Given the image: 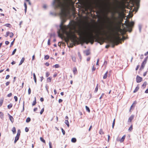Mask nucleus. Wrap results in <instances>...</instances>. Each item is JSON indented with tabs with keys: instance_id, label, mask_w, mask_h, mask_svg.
<instances>
[{
	"instance_id": "nucleus-24",
	"label": "nucleus",
	"mask_w": 148,
	"mask_h": 148,
	"mask_svg": "<svg viewBox=\"0 0 148 148\" xmlns=\"http://www.w3.org/2000/svg\"><path fill=\"white\" fill-rule=\"evenodd\" d=\"M4 114L3 112H0V117L2 119H3L4 118Z\"/></svg>"
},
{
	"instance_id": "nucleus-32",
	"label": "nucleus",
	"mask_w": 148,
	"mask_h": 148,
	"mask_svg": "<svg viewBox=\"0 0 148 148\" xmlns=\"http://www.w3.org/2000/svg\"><path fill=\"white\" fill-rule=\"evenodd\" d=\"M3 99H1L0 100V107L2 106L3 102Z\"/></svg>"
},
{
	"instance_id": "nucleus-18",
	"label": "nucleus",
	"mask_w": 148,
	"mask_h": 148,
	"mask_svg": "<svg viewBox=\"0 0 148 148\" xmlns=\"http://www.w3.org/2000/svg\"><path fill=\"white\" fill-rule=\"evenodd\" d=\"M108 71H107L106 73L104 74L103 76V79H106L107 78L108 76Z\"/></svg>"
},
{
	"instance_id": "nucleus-29",
	"label": "nucleus",
	"mask_w": 148,
	"mask_h": 148,
	"mask_svg": "<svg viewBox=\"0 0 148 148\" xmlns=\"http://www.w3.org/2000/svg\"><path fill=\"white\" fill-rule=\"evenodd\" d=\"M40 140L44 143H45V140L43 138L40 137Z\"/></svg>"
},
{
	"instance_id": "nucleus-41",
	"label": "nucleus",
	"mask_w": 148,
	"mask_h": 148,
	"mask_svg": "<svg viewBox=\"0 0 148 148\" xmlns=\"http://www.w3.org/2000/svg\"><path fill=\"white\" fill-rule=\"evenodd\" d=\"M16 49H14L12 53V55H13L16 52Z\"/></svg>"
},
{
	"instance_id": "nucleus-39",
	"label": "nucleus",
	"mask_w": 148,
	"mask_h": 148,
	"mask_svg": "<svg viewBox=\"0 0 148 148\" xmlns=\"http://www.w3.org/2000/svg\"><path fill=\"white\" fill-rule=\"evenodd\" d=\"M119 31L120 32H122L123 31L124 32L125 29H121L120 28H119Z\"/></svg>"
},
{
	"instance_id": "nucleus-50",
	"label": "nucleus",
	"mask_w": 148,
	"mask_h": 148,
	"mask_svg": "<svg viewBox=\"0 0 148 148\" xmlns=\"http://www.w3.org/2000/svg\"><path fill=\"white\" fill-rule=\"evenodd\" d=\"M25 130L26 132H28L29 130L28 128L27 127H26L25 128Z\"/></svg>"
},
{
	"instance_id": "nucleus-61",
	"label": "nucleus",
	"mask_w": 148,
	"mask_h": 148,
	"mask_svg": "<svg viewBox=\"0 0 148 148\" xmlns=\"http://www.w3.org/2000/svg\"><path fill=\"white\" fill-rule=\"evenodd\" d=\"M10 83V82H6L5 83L6 86H7L8 85H9Z\"/></svg>"
},
{
	"instance_id": "nucleus-51",
	"label": "nucleus",
	"mask_w": 148,
	"mask_h": 148,
	"mask_svg": "<svg viewBox=\"0 0 148 148\" xmlns=\"http://www.w3.org/2000/svg\"><path fill=\"white\" fill-rule=\"evenodd\" d=\"M96 68L94 66H93L92 67V71H94L95 70Z\"/></svg>"
},
{
	"instance_id": "nucleus-27",
	"label": "nucleus",
	"mask_w": 148,
	"mask_h": 148,
	"mask_svg": "<svg viewBox=\"0 0 148 148\" xmlns=\"http://www.w3.org/2000/svg\"><path fill=\"white\" fill-rule=\"evenodd\" d=\"M36 97H35V100H34L33 101V102L32 103V105L33 106H34L36 105Z\"/></svg>"
},
{
	"instance_id": "nucleus-10",
	"label": "nucleus",
	"mask_w": 148,
	"mask_h": 148,
	"mask_svg": "<svg viewBox=\"0 0 148 148\" xmlns=\"http://www.w3.org/2000/svg\"><path fill=\"white\" fill-rule=\"evenodd\" d=\"M126 137L125 135H124L121 138V139L119 140V141L121 143H122Z\"/></svg>"
},
{
	"instance_id": "nucleus-37",
	"label": "nucleus",
	"mask_w": 148,
	"mask_h": 148,
	"mask_svg": "<svg viewBox=\"0 0 148 148\" xmlns=\"http://www.w3.org/2000/svg\"><path fill=\"white\" fill-rule=\"evenodd\" d=\"M45 59L46 60H48L49 58V56L48 55H46L45 56Z\"/></svg>"
},
{
	"instance_id": "nucleus-2",
	"label": "nucleus",
	"mask_w": 148,
	"mask_h": 148,
	"mask_svg": "<svg viewBox=\"0 0 148 148\" xmlns=\"http://www.w3.org/2000/svg\"><path fill=\"white\" fill-rule=\"evenodd\" d=\"M134 24V23L133 22H130L128 21L125 23V25L126 26L127 28L128 29L127 30L130 32H131L132 31L131 27H132Z\"/></svg>"
},
{
	"instance_id": "nucleus-62",
	"label": "nucleus",
	"mask_w": 148,
	"mask_h": 148,
	"mask_svg": "<svg viewBox=\"0 0 148 148\" xmlns=\"http://www.w3.org/2000/svg\"><path fill=\"white\" fill-rule=\"evenodd\" d=\"M147 71L144 73H143V76H145L147 74Z\"/></svg>"
},
{
	"instance_id": "nucleus-64",
	"label": "nucleus",
	"mask_w": 148,
	"mask_h": 148,
	"mask_svg": "<svg viewBox=\"0 0 148 148\" xmlns=\"http://www.w3.org/2000/svg\"><path fill=\"white\" fill-rule=\"evenodd\" d=\"M145 92L146 93H148V88L145 91Z\"/></svg>"
},
{
	"instance_id": "nucleus-34",
	"label": "nucleus",
	"mask_w": 148,
	"mask_h": 148,
	"mask_svg": "<svg viewBox=\"0 0 148 148\" xmlns=\"http://www.w3.org/2000/svg\"><path fill=\"white\" fill-rule=\"evenodd\" d=\"M24 6L25 7V12H26V10H27V6L26 2H24Z\"/></svg>"
},
{
	"instance_id": "nucleus-56",
	"label": "nucleus",
	"mask_w": 148,
	"mask_h": 148,
	"mask_svg": "<svg viewBox=\"0 0 148 148\" xmlns=\"http://www.w3.org/2000/svg\"><path fill=\"white\" fill-rule=\"evenodd\" d=\"M25 2L28 3V4L30 5H31V3L30 1H26V2Z\"/></svg>"
},
{
	"instance_id": "nucleus-40",
	"label": "nucleus",
	"mask_w": 148,
	"mask_h": 148,
	"mask_svg": "<svg viewBox=\"0 0 148 148\" xmlns=\"http://www.w3.org/2000/svg\"><path fill=\"white\" fill-rule=\"evenodd\" d=\"M44 108H42V110H41L40 112V114H42L43 112L44 111Z\"/></svg>"
},
{
	"instance_id": "nucleus-47",
	"label": "nucleus",
	"mask_w": 148,
	"mask_h": 148,
	"mask_svg": "<svg viewBox=\"0 0 148 148\" xmlns=\"http://www.w3.org/2000/svg\"><path fill=\"white\" fill-rule=\"evenodd\" d=\"M61 130L63 134L64 135L65 133V131L62 128L61 129Z\"/></svg>"
},
{
	"instance_id": "nucleus-26",
	"label": "nucleus",
	"mask_w": 148,
	"mask_h": 148,
	"mask_svg": "<svg viewBox=\"0 0 148 148\" xmlns=\"http://www.w3.org/2000/svg\"><path fill=\"white\" fill-rule=\"evenodd\" d=\"M133 130V125H132L130 126L128 130L130 132H131Z\"/></svg>"
},
{
	"instance_id": "nucleus-59",
	"label": "nucleus",
	"mask_w": 148,
	"mask_h": 148,
	"mask_svg": "<svg viewBox=\"0 0 148 148\" xmlns=\"http://www.w3.org/2000/svg\"><path fill=\"white\" fill-rule=\"evenodd\" d=\"M45 64V65L46 66H49V64L48 62H46Z\"/></svg>"
},
{
	"instance_id": "nucleus-16",
	"label": "nucleus",
	"mask_w": 148,
	"mask_h": 148,
	"mask_svg": "<svg viewBox=\"0 0 148 148\" xmlns=\"http://www.w3.org/2000/svg\"><path fill=\"white\" fill-rule=\"evenodd\" d=\"M52 78L51 77H49L47 78V82H50L51 81Z\"/></svg>"
},
{
	"instance_id": "nucleus-30",
	"label": "nucleus",
	"mask_w": 148,
	"mask_h": 148,
	"mask_svg": "<svg viewBox=\"0 0 148 148\" xmlns=\"http://www.w3.org/2000/svg\"><path fill=\"white\" fill-rule=\"evenodd\" d=\"M85 108L86 111H87L88 112H90V110L89 108L87 106H86Z\"/></svg>"
},
{
	"instance_id": "nucleus-9",
	"label": "nucleus",
	"mask_w": 148,
	"mask_h": 148,
	"mask_svg": "<svg viewBox=\"0 0 148 148\" xmlns=\"http://www.w3.org/2000/svg\"><path fill=\"white\" fill-rule=\"evenodd\" d=\"M73 71L74 75L77 74V71L76 67H74L73 68Z\"/></svg>"
},
{
	"instance_id": "nucleus-53",
	"label": "nucleus",
	"mask_w": 148,
	"mask_h": 148,
	"mask_svg": "<svg viewBox=\"0 0 148 148\" xmlns=\"http://www.w3.org/2000/svg\"><path fill=\"white\" fill-rule=\"evenodd\" d=\"M12 95V93H10L7 96L8 97H10Z\"/></svg>"
},
{
	"instance_id": "nucleus-54",
	"label": "nucleus",
	"mask_w": 148,
	"mask_h": 148,
	"mask_svg": "<svg viewBox=\"0 0 148 148\" xmlns=\"http://www.w3.org/2000/svg\"><path fill=\"white\" fill-rule=\"evenodd\" d=\"M57 75V74L56 73H55L53 75V77H55Z\"/></svg>"
},
{
	"instance_id": "nucleus-3",
	"label": "nucleus",
	"mask_w": 148,
	"mask_h": 148,
	"mask_svg": "<svg viewBox=\"0 0 148 148\" xmlns=\"http://www.w3.org/2000/svg\"><path fill=\"white\" fill-rule=\"evenodd\" d=\"M121 40V38L119 36H115L114 39L111 40V42L116 45L119 44Z\"/></svg>"
},
{
	"instance_id": "nucleus-5",
	"label": "nucleus",
	"mask_w": 148,
	"mask_h": 148,
	"mask_svg": "<svg viewBox=\"0 0 148 148\" xmlns=\"http://www.w3.org/2000/svg\"><path fill=\"white\" fill-rule=\"evenodd\" d=\"M119 18V16L117 17H114V22L116 24H120L121 22L119 21L118 19Z\"/></svg>"
},
{
	"instance_id": "nucleus-7",
	"label": "nucleus",
	"mask_w": 148,
	"mask_h": 148,
	"mask_svg": "<svg viewBox=\"0 0 148 148\" xmlns=\"http://www.w3.org/2000/svg\"><path fill=\"white\" fill-rule=\"evenodd\" d=\"M130 2H132L133 3L134 1H137L136 3V5L137 7V10H138V8H139V1H129Z\"/></svg>"
},
{
	"instance_id": "nucleus-55",
	"label": "nucleus",
	"mask_w": 148,
	"mask_h": 148,
	"mask_svg": "<svg viewBox=\"0 0 148 148\" xmlns=\"http://www.w3.org/2000/svg\"><path fill=\"white\" fill-rule=\"evenodd\" d=\"M9 43V41H5V44L6 45H8Z\"/></svg>"
},
{
	"instance_id": "nucleus-63",
	"label": "nucleus",
	"mask_w": 148,
	"mask_h": 148,
	"mask_svg": "<svg viewBox=\"0 0 148 148\" xmlns=\"http://www.w3.org/2000/svg\"><path fill=\"white\" fill-rule=\"evenodd\" d=\"M107 64V62L106 61H105L104 62V64L106 65V66Z\"/></svg>"
},
{
	"instance_id": "nucleus-60",
	"label": "nucleus",
	"mask_w": 148,
	"mask_h": 148,
	"mask_svg": "<svg viewBox=\"0 0 148 148\" xmlns=\"http://www.w3.org/2000/svg\"><path fill=\"white\" fill-rule=\"evenodd\" d=\"M62 101V100L61 99H59L58 100V102L59 103H61Z\"/></svg>"
},
{
	"instance_id": "nucleus-20",
	"label": "nucleus",
	"mask_w": 148,
	"mask_h": 148,
	"mask_svg": "<svg viewBox=\"0 0 148 148\" xmlns=\"http://www.w3.org/2000/svg\"><path fill=\"white\" fill-rule=\"evenodd\" d=\"M98 84H97V86L95 88V92L96 93L97 92L98 90Z\"/></svg>"
},
{
	"instance_id": "nucleus-35",
	"label": "nucleus",
	"mask_w": 148,
	"mask_h": 148,
	"mask_svg": "<svg viewBox=\"0 0 148 148\" xmlns=\"http://www.w3.org/2000/svg\"><path fill=\"white\" fill-rule=\"evenodd\" d=\"M50 75V73L49 72H47L46 73V77H48Z\"/></svg>"
},
{
	"instance_id": "nucleus-48",
	"label": "nucleus",
	"mask_w": 148,
	"mask_h": 148,
	"mask_svg": "<svg viewBox=\"0 0 148 148\" xmlns=\"http://www.w3.org/2000/svg\"><path fill=\"white\" fill-rule=\"evenodd\" d=\"M86 55L88 56L90 54V52L89 51H86Z\"/></svg>"
},
{
	"instance_id": "nucleus-44",
	"label": "nucleus",
	"mask_w": 148,
	"mask_h": 148,
	"mask_svg": "<svg viewBox=\"0 0 148 148\" xmlns=\"http://www.w3.org/2000/svg\"><path fill=\"white\" fill-rule=\"evenodd\" d=\"M15 101L16 102L18 101V98L17 96H15L14 97Z\"/></svg>"
},
{
	"instance_id": "nucleus-23",
	"label": "nucleus",
	"mask_w": 148,
	"mask_h": 148,
	"mask_svg": "<svg viewBox=\"0 0 148 148\" xmlns=\"http://www.w3.org/2000/svg\"><path fill=\"white\" fill-rule=\"evenodd\" d=\"M12 131L13 134H15L16 133V128L15 127H13L12 129Z\"/></svg>"
},
{
	"instance_id": "nucleus-8",
	"label": "nucleus",
	"mask_w": 148,
	"mask_h": 148,
	"mask_svg": "<svg viewBox=\"0 0 148 148\" xmlns=\"http://www.w3.org/2000/svg\"><path fill=\"white\" fill-rule=\"evenodd\" d=\"M134 117V116L133 115H132L128 119V122H131L132 121Z\"/></svg>"
},
{
	"instance_id": "nucleus-31",
	"label": "nucleus",
	"mask_w": 148,
	"mask_h": 148,
	"mask_svg": "<svg viewBox=\"0 0 148 148\" xmlns=\"http://www.w3.org/2000/svg\"><path fill=\"white\" fill-rule=\"evenodd\" d=\"M31 121V119L29 117H28L26 119V121L27 123H29Z\"/></svg>"
},
{
	"instance_id": "nucleus-4",
	"label": "nucleus",
	"mask_w": 148,
	"mask_h": 148,
	"mask_svg": "<svg viewBox=\"0 0 148 148\" xmlns=\"http://www.w3.org/2000/svg\"><path fill=\"white\" fill-rule=\"evenodd\" d=\"M148 58V56H147L144 59L141 65V66L139 70L140 71H141L142 69H143L144 67L145 66V65L146 63L147 60Z\"/></svg>"
},
{
	"instance_id": "nucleus-58",
	"label": "nucleus",
	"mask_w": 148,
	"mask_h": 148,
	"mask_svg": "<svg viewBox=\"0 0 148 148\" xmlns=\"http://www.w3.org/2000/svg\"><path fill=\"white\" fill-rule=\"evenodd\" d=\"M10 25V24H6L5 25V26L7 27H9V26Z\"/></svg>"
},
{
	"instance_id": "nucleus-19",
	"label": "nucleus",
	"mask_w": 148,
	"mask_h": 148,
	"mask_svg": "<svg viewBox=\"0 0 148 148\" xmlns=\"http://www.w3.org/2000/svg\"><path fill=\"white\" fill-rule=\"evenodd\" d=\"M65 123L67 125V127H69V123L68 120H65Z\"/></svg>"
},
{
	"instance_id": "nucleus-13",
	"label": "nucleus",
	"mask_w": 148,
	"mask_h": 148,
	"mask_svg": "<svg viewBox=\"0 0 148 148\" xmlns=\"http://www.w3.org/2000/svg\"><path fill=\"white\" fill-rule=\"evenodd\" d=\"M9 118L10 120V121L12 122L13 123L14 121V119L13 118L12 116H11L9 114Z\"/></svg>"
},
{
	"instance_id": "nucleus-36",
	"label": "nucleus",
	"mask_w": 148,
	"mask_h": 148,
	"mask_svg": "<svg viewBox=\"0 0 148 148\" xmlns=\"http://www.w3.org/2000/svg\"><path fill=\"white\" fill-rule=\"evenodd\" d=\"M53 67H55V68H58L59 67V65L58 64H56L53 66Z\"/></svg>"
},
{
	"instance_id": "nucleus-43",
	"label": "nucleus",
	"mask_w": 148,
	"mask_h": 148,
	"mask_svg": "<svg viewBox=\"0 0 148 148\" xmlns=\"http://www.w3.org/2000/svg\"><path fill=\"white\" fill-rule=\"evenodd\" d=\"M10 32H7L6 35L5 36V37H7L9 35Z\"/></svg>"
},
{
	"instance_id": "nucleus-25",
	"label": "nucleus",
	"mask_w": 148,
	"mask_h": 148,
	"mask_svg": "<svg viewBox=\"0 0 148 148\" xmlns=\"http://www.w3.org/2000/svg\"><path fill=\"white\" fill-rule=\"evenodd\" d=\"M21 132L20 130H18L16 136L20 137Z\"/></svg>"
},
{
	"instance_id": "nucleus-11",
	"label": "nucleus",
	"mask_w": 148,
	"mask_h": 148,
	"mask_svg": "<svg viewBox=\"0 0 148 148\" xmlns=\"http://www.w3.org/2000/svg\"><path fill=\"white\" fill-rule=\"evenodd\" d=\"M139 87L138 86V85H137V86L136 87L135 89L133 91L134 93H135L137 92L139 89Z\"/></svg>"
},
{
	"instance_id": "nucleus-28",
	"label": "nucleus",
	"mask_w": 148,
	"mask_h": 148,
	"mask_svg": "<svg viewBox=\"0 0 148 148\" xmlns=\"http://www.w3.org/2000/svg\"><path fill=\"white\" fill-rule=\"evenodd\" d=\"M12 103H10L9 105L8 106V108L9 109H10L12 106Z\"/></svg>"
},
{
	"instance_id": "nucleus-15",
	"label": "nucleus",
	"mask_w": 148,
	"mask_h": 148,
	"mask_svg": "<svg viewBox=\"0 0 148 148\" xmlns=\"http://www.w3.org/2000/svg\"><path fill=\"white\" fill-rule=\"evenodd\" d=\"M25 60V58H22L21 59L20 61V62L19 64V65H21L24 62Z\"/></svg>"
},
{
	"instance_id": "nucleus-42",
	"label": "nucleus",
	"mask_w": 148,
	"mask_h": 148,
	"mask_svg": "<svg viewBox=\"0 0 148 148\" xmlns=\"http://www.w3.org/2000/svg\"><path fill=\"white\" fill-rule=\"evenodd\" d=\"M49 148H52V143L51 142H49Z\"/></svg>"
},
{
	"instance_id": "nucleus-22",
	"label": "nucleus",
	"mask_w": 148,
	"mask_h": 148,
	"mask_svg": "<svg viewBox=\"0 0 148 148\" xmlns=\"http://www.w3.org/2000/svg\"><path fill=\"white\" fill-rule=\"evenodd\" d=\"M33 77H34V82L36 84V75H35V74L34 73H33Z\"/></svg>"
},
{
	"instance_id": "nucleus-12",
	"label": "nucleus",
	"mask_w": 148,
	"mask_h": 148,
	"mask_svg": "<svg viewBox=\"0 0 148 148\" xmlns=\"http://www.w3.org/2000/svg\"><path fill=\"white\" fill-rule=\"evenodd\" d=\"M147 84V83L146 82H145L142 85V87L143 88H144L146 87V85Z\"/></svg>"
},
{
	"instance_id": "nucleus-6",
	"label": "nucleus",
	"mask_w": 148,
	"mask_h": 148,
	"mask_svg": "<svg viewBox=\"0 0 148 148\" xmlns=\"http://www.w3.org/2000/svg\"><path fill=\"white\" fill-rule=\"evenodd\" d=\"M143 80V78L138 75H137L136 77V82L137 83H140Z\"/></svg>"
},
{
	"instance_id": "nucleus-49",
	"label": "nucleus",
	"mask_w": 148,
	"mask_h": 148,
	"mask_svg": "<svg viewBox=\"0 0 148 148\" xmlns=\"http://www.w3.org/2000/svg\"><path fill=\"white\" fill-rule=\"evenodd\" d=\"M78 56L79 57V58L80 59V60H81L82 57L79 53H78Z\"/></svg>"
},
{
	"instance_id": "nucleus-21",
	"label": "nucleus",
	"mask_w": 148,
	"mask_h": 148,
	"mask_svg": "<svg viewBox=\"0 0 148 148\" xmlns=\"http://www.w3.org/2000/svg\"><path fill=\"white\" fill-rule=\"evenodd\" d=\"M77 140L75 138H72L71 139V141L72 143H75L76 142Z\"/></svg>"
},
{
	"instance_id": "nucleus-1",
	"label": "nucleus",
	"mask_w": 148,
	"mask_h": 148,
	"mask_svg": "<svg viewBox=\"0 0 148 148\" xmlns=\"http://www.w3.org/2000/svg\"><path fill=\"white\" fill-rule=\"evenodd\" d=\"M76 1H54L53 3L56 8L61 9L60 13L61 22L60 25V29L58 32V35L61 38L64 37V34H66L67 36L68 40L70 39L73 42H77L78 39L74 32L71 31L72 29H75L76 32L80 37H82V41L86 44L90 42L93 43L94 41L102 45L104 42L103 37L100 35L107 36L108 33L103 29L102 31H99L95 33V35H93V32L89 28H84L82 26L81 22L76 23L73 21L67 26L63 25L66 22L67 10H69L71 8H74V4Z\"/></svg>"
},
{
	"instance_id": "nucleus-33",
	"label": "nucleus",
	"mask_w": 148,
	"mask_h": 148,
	"mask_svg": "<svg viewBox=\"0 0 148 148\" xmlns=\"http://www.w3.org/2000/svg\"><path fill=\"white\" fill-rule=\"evenodd\" d=\"M99 133L101 134H104V132L102 129H101L99 131Z\"/></svg>"
},
{
	"instance_id": "nucleus-14",
	"label": "nucleus",
	"mask_w": 148,
	"mask_h": 148,
	"mask_svg": "<svg viewBox=\"0 0 148 148\" xmlns=\"http://www.w3.org/2000/svg\"><path fill=\"white\" fill-rule=\"evenodd\" d=\"M71 58L72 61L75 62H76V57L72 55L71 56Z\"/></svg>"
},
{
	"instance_id": "nucleus-57",
	"label": "nucleus",
	"mask_w": 148,
	"mask_h": 148,
	"mask_svg": "<svg viewBox=\"0 0 148 148\" xmlns=\"http://www.w3.org/2000/svg\"><path fill=\"white\" fill-rule=\"evenodd\" d=\"M50 39H49L48 41V44L49 45H50Z\"/></svg>"
},
{
	"instance_id": "nucleus-38",
	"label": "nucleus",
	"mask_w": 148,
	"mask_h": 148,
	"mask_svg": "<svg viewBox=\"0 0 148 148\" xmlns=\"http://www.w3.org/2000/svg\"><path fill=\"white\" fill-rule=\"evenodd\" d=\"M9 35H10V38H12L14 34H13V33H12V32H11V33H10Z\"/></svg>"
},
{
	"instance_id": "nucleus-52",
	"label": "nucleus",
	"mask_w": 148,
	"mask_h": 148,
	"mask_svg": "<svg viewBox=\"0 0 148 148\" xmlns=\"http://www.w3.org/2000/svg\"><path fill=\"white\" fill-rule=\"evenodd\" d=\"M10 77V75H8L6 76V77H5V79H9V78Z\"/></svg>"
},
{
	"instance_id": "nucleus-45",
	"label": "nucleus",
	"mask_w": 148,
	"mask_h": 148,
	"mask_svg": "<svg viewBox=\"0 0 148 148\" xmlns=\"http://www.w3.org/2000/svg\"><path fill=\"white\" fill-rule=\"evenodd\" d=\"M31 93V90L30 88H29L28 90V94L29 95H30Z\"/></svg>"
},
{
	"instance_id": "nucleus-17",
	"label": "nucleus",
	"mask_w": 148,
	"mask_h": 148,
	"mask_svg": "<svg viewBox=\"0 0 148 148\" xmlns=\"http://www.w3.org/2000/svg\"><path fill=\"white\" fill-rule=\"evenodd\" d=\"M19 138V137L16 136L15 138L14 143H15L18 140Z\"/></svg>"
},
{
	"instance_id": "nucleus-46",
	"label": "nucleus",
	"mask_w": 148,
	"mask_h": 148,
	"mask_svg": "<svg viewBox=\"0 0 148 148\" xmlns=\"http://www.w3.org/2000/svg\"><path fill=\"white\" fill-rule=\"evenodd\" d=\"M115 122V119H114L113 121V122L112 123V127L113 128H114V125Z\"/></svg>"
}]
</instances>
